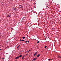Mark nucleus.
<instances>
[{
  "mask_svg": "<svg viewBox=\"0 0 61 61\" xmlns=\"http://www.w3.org/2000/svg\"><path fill=\"white\" fill-rule=\"evenodd\" d=\"M36 59H37V58H35L34 59H33L32 60L35 61V60H36Z\"/></svg>",
  "mask_w": 61,
  "mask_h": 61,
  "instance_id": "f257e3e1",
  "label": "nucleus"
},
{
  "mask_svg": "<svg viewBox=\"0 0 61 61\" xmlns=\"http://www.w3.org/2000/svg\"><path fill=\"white\" fill-rule=\"evenodd\" d=\"M37 52H36L35 53V54L34 55V56H36V55H37Z\"/></svg>",
  "mask_w": 61,
  "mask_h": 61,
  "instance_id": "f03ea898",
  "label": "nucleus"
},
{
  "mask_svg": "<svg viewBox=\"0 0 61 61\" xmlns=\"http://www.w3.org/2000/svg\"><path fill=\"white\" fill-rule=\"evenodd\" d=\"M40 54H38L37 56V57H39V56H40Z\"/></svg>",
  "mask_w": 61,
  "mask_h": 61,
  "instance_id": "7ed1b4c3",
  "label": "nucleus"
},
{
  "mask_svg": "<svg viewBox=\"0 0 61 61\" xmlns=\"http://www.w3.org/2000/svg\"><path fill=\"white\" fill-rule=\"evenodd\" d=\"M58 57H59L60 58H61V56H58Z\"/></svg>",
  "mask_w": 61,
  "mask_h": 61,
  "instance_id": "20e7f679",
  "label": "nucleus"
},
{
  "mask_svg": "<svg viewBox=\"0 0 61 61\" xmlns=\"http://www.w3.org/2000/svg\"><path fill=\"white\" fill-rule=\"evenodd\" d=\"M22 56V55H20V56H19V57H21Z\"/></svg>",
  "mask_w": 61,
  "mask_h": 61,
  "instance_id": "39448f33",
  "label": "nucleus"
},
{
  "mask_svg": "<svg viewBox=\"0 0 61 61\" xmlns=\"http://www.w3.org/2000/svg\"><path fill=\"white\" fill-rule=\"evenodd\" d=\"M19 58V57H16L15 58V59H18Z\"/></svg>",
  "mask_w": 61,
  "mask_h": 61,
  "instance_id": "423d86ee",
  "label": "nucleus"
},
{
  "mask_svg": "<svg viewBox=\"0 0 61 61\" xmlns=\"http://www.w3.org/2000/svg\"><path fill=\"white\" fill-rule=\"evenodd\" d=\"M37 44H38V43H39V41H38L37 42Z\"/></svg>",
  "mask_w": 61,
  "mask_h": 61,
  "instance_id": "0eeeda50",
  "label": "nucleus"
},
{
  "mask_svg": "<svg viewBox=\"0 0 61 61\" xmlns=\"http://www.w3.org/2000/svg\"><path fill=\"white\" fill-rule=\"evenodd\" d=\"M25 37H22V38L23 39H25Z\"/></svg>",
  "mask_w": 61,
  "mask_h": 61,
  "instance_id": "6e6552de",
  "label": "nucleus"
},
{
  "mask_svg": "<svg viewBox=\"0 0 61 61\" xmlns=\"http://www.w3.org/2000/svg\"><path fill=\"white\" fill-rule=\"evenodd\" d=\"M8 17H11V15H8Z\"/></svg>",
  "mask_w": 61,
  "mask_h": 61,
  "instance_id": "1a4fd4ad",
  "label": "nucleus"
},
{
  "mask_svg": "<svg viewBox=\"0 0 61 61\" xmlns=\"http://www.w3.org/2000/svg\"><path fill=\"white\" fill-rule=\"evenodd\" d=\"M25 57V56H23L22 58V59H24V58Z\"/></svg>",
  "mask_w": 61,
  "mask_h": 61,
  "instance_id": "9d476101",
  "label": "nucleus"
},
{
  "mask_svg": "<svg viewBox=\"0 0 61 61\" xmlns=\"http://www.w3.org/2000/svg\"><path fill=\"white\" fill-rule=\"evenodd\" d=\"M19 46H18L17 47V48H19Z\"/></svg>",
  "mask_w": 61,
  "mask_h": 61,
  "instance_id": "9b49d317",
  "label": "nucleus"
},
{
  "mask_svg": "<svg viewBox=\"0 0 61 61\" xmlns=\"http://www.w3.org/2000/svg\"><path fill=\"white\" fill-rule=\"evenodd\" d=\"M24 41V40H21V41Z\"/></svg>",
  "mask_w": 61,
  "mask_h": 61,
  "instance_id": "f8f14e48",
  "label": "nucleus"
},
{
  "mask_svg": "<svg viewBox=\"0 0 61 61\" xmlns=\"http://www.w3.org/2000/svg\"><path fill=\"white\" fill-rule=\"evenodd\" d=\"M46 47H47V46H45V48H46Z\"/></svg>",
  "mask_w": 61,
  "mask_h": 61,
  "instance_id": "ddd939ff",
  "label": "nucleus"
},
{
  "mask_svg": "<svg viewBox=\"0 0 61 61\" xmlns=\"http://www.w3.org/2000/svg\"><path fill=\"white\" fill-rule=\"evenodd\" d=\"M14 10H16V8H14Z\"/></svg>",
  "mask_w": 61,
  "mask_h": 61,
  "instance_id": "4468645a",
  "label": "nucleus"
},
{
  "mask_svg": "<svg viewBox=\"0 0 61 61\" xmlns=\"http://www.w3.org/2000/svg\"><path fill=\"white\" fill-rule=\"evenodd\" d=\"M25 42H28V41H25Z\"/></svg>",
  "mask_w": 61,
  "mask_h": 61,
  "instance_id": "2eb2a0df",
  "label": "nucleus"
},
{
  "mask_svg": "<svg viewBox=\"0 0 61 61\" xmlns=\"http://www.w3.org/2000/svg\"><path fill=\"white\" fill-rule=\"evenodd\" d=\"M31 51V50L28 51V52H29V51Z\"/></svg>",
  "mask_w": 61,
  "mask_h": 61,
  "instance_id": "dca6fc26",
  "label": "nucleus"
},
{
  "mask_svg": "<svg viewBox=\"0 0 61 61\" xmlns=\"http://www.w3.org/2000/svg\"><path fill=\"white\" fill-rule=\"evenodd\" d=\"M20 6H21L22 7V6H22L21 5H20Z\"/></svg>",
  "mask_w": 61,
  "mask_h": 61,
  "instance_id": "f3484780",
  "label": "nucleus"
},
{
  "mask_svg": "<svg viewBox=\"0 0 61 61\" xmlns=\"http://www.w3.org/2000/svg\"><path fill=\"white\" fill-rule=\"evenodd\" d=\"M20 8H22V7H20Z\"/></svg>",
  "mask_w": 61,
  "mask_h": 61,
  "instance_id": "a211bd4d",
  "label": "nucleus"
},
{
  "mask_svg": "<svg viewBox=\"0 0 61 61\" xmlns=\"http://www.w3.org/2000/svg\"><path fill=\"white\" fill-rule=\"evenodd\" d=\"M48 60H49V61H50V59H48Z\"/></svg>",
  "mask_w": 61,
  "mask_h": 61,
  "instance_id": "6ab92c4d",
  "label": "nucleus"
},
{
  "mask_svg": "<svg viewBox=\"0 0 61 61\" xmlns=\"http://www.w3.org/2000/svg\"><path fill=\"white\" fill-rule=\"evenodd\" d=\"M20 42H21V39L20 40Z\"/></svg>",
  "mask_w": 61,
  "mask_h": 61,
  "instance_id": "aec40b11",
  "label": "nucleus"
},
{
  "mask_svg": "<svg viewBox=\"0 0 61 61\" xmlns=\"http://www.w3.org/2000/svg\"><path fill=\"white\" fill-rule=\"evenodd\" d=\"M2 59H5L4 58H2Z\"/></svg>",
  "mask_w": 61,
  "mask_h": 61,
  "instance_id": "412c9836",
  "label": "nucleus"
},
{
  "mask_svg": "<svg viewBox=\"0 0 61 61\" xmlns=\"http://www.w3.org/2000/svg\"><path fill=\"white\" fill-rule=\"evenodd\" d=\"M24 17H23L22 18V19H24Z\"/></svg>",
  "mask_w": 61,
  "mask_h": 61,
  "instance_id": "4be33fe9",
  "label": "nucleus"
},
{
  "mask_svg": "<svg viewBox=\"0 0 61 61\" xmlns=\"http://www.w3.org/2000/svg\"><path fill=\"white\" fill-rule=\"evenodd\" d=\"M2 50L1 49H0V50Z\"/></svg>",
  "mask_w": 61,
  "mask_h": 61,
  "instance_id": "5701e85b",
  "label": "nucleus"
},
{
  "mask_svg": "<svg viewBox=\"0 0 61 61\" xmlns=\"http://www.w3.org/2000/svg\"><path fill=\"white\" fill-rule=\"evenodd\" d=\"M29 41H28V42L29 43Z\"/></svg>",
  "mask_w": 61,
  "mask_h": 61,
  "instance_id": "b1692460",
  "label": "nucleus"
},
{
  "mask_svg": "<svg viewBox=\"0 0 61 61\" xmlns=\"http://www.w3.org/2000/svg\"><path fill=\"white\" fill-rule=\"evenodd\" d=\"M19 46H20V45H19Z\"/></svg>",
  "mask_w": 61,
  "mask_h": 61,
  "instance_id": "393cba45",
  "label": "nucleus"
},
{
  "mask_svg": "<svg viewBox=\"0 0 61 61\" xmlns=\"http://www.w3.org/2000/svg\"><path fill=\"white\" fill-rule=\"evenodd\" d=\"M10 1H11V0H10Z\"/></svg>",
  "mask_w": 61,
  "mask_h": 61,
  "instance_id": "a878e982",
  "label": "nucleus"
}]
</instances>
